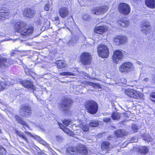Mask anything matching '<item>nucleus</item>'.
Instances as JSON below:
<instances>
[{
	"label": "nucleus",
	"instance_id": "50",
	"mask_svg": "<svg viewBox=\"0 0 155 155\" xmlns=\"http://www.w3.org/2000/svg\"><path fill=\"white\" fill-rule=\"evenodd\" d=\"M149 78H146L143 80V81L147 82L149 81Z\"/></svg>",
	"mask_w": 155,
	"mask_h": 155
},
{
	"label": "nucleus",
	"instance_id": "13",
	"mask_svg": "<svg viewBox=\"0 0 155 155\" xmlns=\"http://www.w3.org/2000/svg\"><path fill=\"white\" fill-rule=\"evenodd\" d=\"M108 9V7L107 6H102L97 8L92 11V13L96 15H99L101 13H103L106 12Z\"/></svg>",
	"mask_w": 155,
	"mask_h": 155
},
{
	"label": "nucleus",
	"instance_id": "51",
	"mask_svg": "<svg viewBox=\"0 0 155 155\" xmlns=\"http://www.w3.org/2000/svg\"><path fill=\"white\" fill-rule=\"evenodd\" d=\"M14 51H12L11 52V55L12 56H15V53Z\"/></svg>",
	"mask_w": 155,
	"mask_h": 155
},
{
	"label": "nucleus",
	"instance_id": "42",
	"mask_svg": "<svg viewBox=\"0 0 155 155\" xmlns=\"http://www.w3.org/2000/svg\"><path fill=\"white\" fill-rule=\"evenodd\" d=\"M144 140L146 141H147V142H151L152 141L153 139L152 138L149 136L148 135H146L145 136L144 138Z\"/></svg>",
	"mask_w": 155,
	"mask_h": 155
},
{
	"label": "nucleus",
	"instance_id": "28",
	"mask_svg": "<svg viewBox=\"0 0 155 155\" xmlns=\"http://www.w3.org/2000/svg\"><path fill=\"white\" fill-rule=\"evenodd\" d=\"M58 124L60 128L63 130L65 133L67 134H69L70 133V130L64 126L62 123L58 122Z\"/></svg>",
	"mask_w": 155,
	"mask_h": 155
},
{
	"label": "nucleus",
	"instance_id": "23",
	"mask_svg": "<svg viewBox=\"0 0 155 155\" xmlns=\"http://www.w3.org/2000/svg\"><path fill=\"white\" fill-rule=\"evenodd\" d=\"M67 151L72 155H78L77 147H68L67 149Z\"/></svg>",
	"mask_w": 155,
	"mask_h": 155
},
{
	"label": "nucleus",
	"instance_id": "37",
	"mask_svg": "<svg viewBox=\"0 0 155 155\" xmlns=\"http://www.w3.org/2000/svg\"><path fill=\"white\" fill-rule=\"evenodd\" d=\"M114 41L116 45H120L119 36H117L115 37L114 39Z\"/></svg>",
	"mask_w": 155,
	"mask_h": 155
},
{
	"label": "nucleus",
	"instance_id": "25",
	"mask_svg": "<svg viewBox=\"0 0 155 155\" xmlns=\"http://www.w3.org/2000/svg\"><path fill=\"white\" fill-rule=\"evenodd\" d=\"M106 30V28L103 26L96 27L95 29V32L97 34H102Z\"/></svg>",
	"mask_w": 155,
	"mask_h": 155
},
{
	"label": "nucleus",
	"instance_id": "5",
	"mask_svg": "<svg viewBox=\"0 0 155 155\" xmlns=\"http://www.w3.org/2000/svg\"><path fill=\"white\" fill-rule=\"evenodd\" d=\"M80 60L83 65H89L91 64L92 60L91 56L89 53L84 52L81 54Z\"/></svg>",
	"mask_w": 155,
	"mask_h": 155
},
{
	"label": "nucleus",
	"instance_id": "33",
	"mask_svg": "<svg viewBox=\"0 0 155 155\" xmlns=\"http://www.w3.org/2000/svg\"><path fill=\"white\" fill-rule=\"evenodd\" d=\"M81 127L83 130L85 132L88 131L89 130V127L88 124H83L81 125Z\"/></svg>",
	"mask_w": 155,
	"mask_h": 155
},
{
	"label": "nucleus",
	"instance_id": "1",
	"mask_svg": "<svg viewBox=\"0 0 155 155\" xmlns=\"http://www.w3.org/2000/svg\"><path fill=\"white\" fill-rule=\"evenodd\" d=\"M26 24L23 21L17 22L15 24L14 29L22 35H29L33 32V29L32 28H26Z\"/></svg>",
	"mask_w": 155,
	"mask_h": 155
},
{
	"label": "nucleus",
	"instance_id": "2",
	"mask_svg": "<svg viewBox=\"0 0 155 155\" xmlns=\"http://www.w3.org/2000/svg\"><path fill=\"white\" fill-rule=\"evenodd\" d=\"M85 107L87 111L91 114H95L98 110L97 104L94 101H87L86 102Z\"/></svg>",
	"mask_w": 155,
	"mask_h": 155
},
{
	"label": "nucleus",
	"instance_id": "24",
	"mask_svg": "<svg viewBox=\"0 0 155 155\" xmlns=\"http://www.w3.org/2000/svg\"><path fill=\"white\" fill-rule=\"evenodd\" d=\"M146 6L150 8H155V0H145Z\"/></svg>",
	"mask_w": 155,
	"mask_h": 155
},
{
	"label": "nucleus",
	"instance_id": "41",
	"mask_svg": "<svg viewBox=\"0 0 155 155\" xmlns=\"http://www.w3.org/2000/svg\"><path fill=\"white\" fill-rule=\"evenodd\" d=\"M132 129L133 133H134L138 132V127L135 124H133L132 126Z\"/></svg>",
	"mask_w": 155,
	"mask_h": 155
},
{
	"label": "nucleus",
	"instance_id": "9",
	"mask_svg": "<svg viewBox=\"0 0 155 155\" xmlns=\"http://www.w3.org/2000/svg\"><path fill=\"white\" fill-rule=\"evenodd\" d=\"M13 64V61L9 58L0 57V69L8 67Z\"/></svg>",
	"mask_w": 155,
	"mask_h": 155
},
{
	"label": "nucleus",
	"instance_id": "40",
	"mask_svg": "<svg viewBox=\"0 0 155 155\" xmlns=\"http://www.w3.org/2000/svg\"><path fill=\"white\" fill-rule=\"evenodd\" d=\"M33 92L37 98H38V96H39L40 95H41L43 94V92L41 90L37 91H33Z\"/></svg>",
	"mask_w": 155,
	"mask_h": 155
},
{
	"label": "nucleus",
	"instance_id": "18",
	"mask_svg": "<svg viewBox=\"0 0 155 155\" xmlns=\"http://www.w3.org/2000/svg\"><path fill=\"white\" fill-rule=\"evenodd\" d=\"M78 152L82 154L86 155L88 153L87 148L85 146L80 144L77 147Z\"/></svg>",
	"mask_w": 155,
	"mask_h": 155
},
{
	"label": "nucleus",
	"instance_id": "32",
	"mask_svg": "<svg viewBox=\"0 0 155 155\" xmlns=\"http://www.w3.org/2000/svg\"><path fill=\"white\" fill-rule=\"evenodd\" d=\"M120 45L124 44L127 41V37L121 35L119 36Z\"/></svg>",
	"mask_w": 155,
	"mask_h": 155
},
{
	"label": "nucleus",
	"instance_id": "35",
	"mask_svg": "<svg viewBox=\"0 0 155 155\" xmlns=\"http://www.w3.org/2000/svg\"><path fill=\"white\" fill-rule=\"evenodd\" d=\"M63 123L66 126H68L72 124V121L70 119H65L62 121Z\"/></svg>",
	"mask_w": 155,
	"mask_h": 155
},
{
	"label": "nucleus",
	"instance_id": "8",
	"mask_svg": "<svg viewBox=\"0 0 155 155\" xmlns=\"http://www.w3.org/2000/svg\"><path fill=\"white\" fill-rule=\"evenodd\" d=\"M118 9L120 13L126 15H128L130 12L129 5L126 3H120L119 5Z\"/></svg>",
	"mask_w": 155,
	"mask_h": 155
},
{
	"label": "nucleus",
	"instance_id": "20",
	"mask_svg": "<svg viewBox=\"0 0 155 155\" xmlns=\"http://www.w3.org/2000/svg\"><path fill=\"white\" fill-rule=\"evenodd\" d=\"M15 134L18 136L20 138L26 141L27 143H29V141L26 137V135L24 133L21 131H19L16 129L15 130Z\"/></svg>",
	"mask_w": 155,
	"mask_h": 155
},
{
	"label": "nucleus",
	"instance_id": "14",
	"mask_svg": "<svg viewBox=\"0 0 155 155\" xmlns=\"http://www.w3.org/2000/svg\"><path fill=\"white\" fill-rule=\"evenodd\" d=\"M81 36H82V35L80 32L75 35H74L70 41L68 42V45L70 46L74 45L79 38Z\"/></svg>",
	"mask_w": 155,
	"mask_h": 155
},
{
	"label": "nucleus",
	"instance_id": "15",
	"mask_svg": "<svg viewBox=\"0 0 155 155\" xmlns=\"http://www.w3.org/2000/svg\"><path fill=\"white\" fill-rule=\"evenodd\" d=\"M101 147L102 150H105L106 151H110L113 148L110 143L106 141L102 142Z\"/></svg>",
	"mask_w": 155,
	"mask_h": 155
},
{
	"label": "nucleus",
	"instance_id": "34",
	"mask_svg": "<svg viewBox=\"0 0 155 155\" xmlns=\"http://www.w3.org/2000/svg\"><path fill=\"white\" fill-rule=\"evenodd\" d=\"M99 122L96 120H92L89 123V126L92 127H96L98 125Z\"/></svg>",
	"mask_w": 155,
	"mask_h": 155
},
{
	"label": "nucleus",
	"instance_id": "26",
	"mask_svg": "<svg viewBox=\"0 0 155 155\" xmlns=\"http://www.w3.org/2000/svg\"><path fill=\"white\" fill-rule=\"evenodd\" d=\"M24 14L27 17H31L35 14V11L30 9H28L25 10Z\"/></svg>",
	"mask_w": 155,
	"mask_h": 155
},
{
	"label": "nucleus",
	"instance_id": "48",
	"mask_svg": "<svg viewBox=\"0 0 155 155\" xmlns=\"http://www.w3.org/2000/svg\"><path fill=\"white\" fill-rule=\"evenodd\" d=\"M110 120V118H104L103 119V120L104 121L108 123L109 122Z\"/></svg>",
	"mask_w": 155,
	"mask_h": 155
},
{
	"label": "nucleus",
	"instance_id": "55",
	"mask_svg": "<svg viewBox=\"0 0 155 155\" xmlns=\"http://www.w3.org/2000/svg\"><path fill=\"white\" fill-rule=\"evenodd\" d=\"M1 133V129H0V133Z\"/></svg>",
	"mask_w": 155,
	"mask_h": 155
},
{
	"label": "nucleus",
	"instance_id": "44",
	"mask_svg": "<svg viewBox=\"0 0 155 155\" xmlns=\"http://www.w3.org/2000/svg\"><path fill=\"white\" fill-rule=\"evenodd\" d=\"M51 8V5L49 3L46 4L45 7V10L46 11L49 10Z\"/></svg>",
	"mask_w": 155,
	"mask_h": 155
},
{
	"label": "nucleus",
	"instance_id": "11",
	"mask_svg": "<svg viewBox=\"0 0 155 155\" xmlns=\"http://www.w3.org/2000/svg\"><path fill=\"white\" fill-rule=\"evenodd\" d=\"M123 57V54L121 51L119 50L116 51L114 52L112 56L113 61L114 63L117 64Z\"/></svg>",
	"mask_w": 155,
	"mask_h": 155
},
{
	"label": "nucleus",
	"instance_id": "43",
	"mask_svg": "<svg viewBox=\"0 0 155 155\" xmlns=\"http://www.w3.org/2000/svg\"><path fill=\"white\" fill-rule=\"evenodd\" d=\"M6 154L5 150L4 148L0 147V155H5Z\"/></svg>",
	"mask_w": 155,
	"mask_h": 155
},
{
	"label": "nucleus",
	"instance_id": "52",
	"mask_svg": "<svg viewBox=\"0 0 155 155\" xmlns=\"http://www.w3.org/2000/svg\"><path fill=\"white\" fill-rule=\"evenodd\" d=\"M58 19H59V18L58 17L56 18H55L56 20H58Z\"/></svg>",
	"mask_w": 155,
	"mask_h": 155
},
{
	"label": "nucleus",
	"instance_id": "19",
	"mask_svg": "<svg viewBox=\"0 0 155 155\" xmlns=\"http://www.w3.org/2000/svg\"><path fill=\"white\" fill-rule=\"evenodd\" d=\"M15 117L16 121L21 124L23 127L24 128H25V127H26L29 128V127L26 121L24 120L21 117L18 115H15Z\"/></svg>",
	"mask_w": 155,
	"mask_h": 155
},
{
	"label": "nucleus",
	"instance_id": "53",
	"mask_svg": "<svg viewBox=\"0 0 155 155\" xmlns=\"http://www.w3.org/2000/svg\"><path fill=\"white\" fill-rule=\"evenodd\" d=\"M41 22H41L40 21V22H38V24H40H40H41Z\"/></svg>",
	"mask_w": 155,
	"mask_h": 155
},
{
	"label": "nucleus",
	"instance_id": "12",
	"mask_svg": "<svg viewBox=\"0 0 155 155\" xmlns=\"http://www.w3.org/2000/svg\"><path fill=\"white\" fill-rule=\"evenodd\" d=\"M152 28L149 22H145L143 23L141 26V31L142 32L147 35L151 31Z\"/></svg>",
	"mask_w": 155,
	"mask_h": 155
},
{
	"label": "nucleus",
	"instance_id": "17",
	"mask_svg": "<svg viewBox=\"0 0 155 155\" xmlns=\"http://www.w3.org/2000/svg\"><path fill=\"white\" fill-rule=\"evenodd\" d=\"M9 13L8 12V10L0 8V19L4 20L8 18L9 17Z\"/></svg>",
	"mask_w": 155,
	"mask_h": 155
},
{
	"label": "nucleus",
	"instance_id": "10",
	"mask_svg": "<svg viewBox=\"0 0 155 155\" xmlns=\"http://www.w3.org/2000/svg\"><path fill=\"white\" fill-rule=\"evenodd\" d=\"M72 102V100L71 99L64 97L62 100L60 105L64 111H67L68 110V108L71 105Z\"/></svg>",
	"mask_w": 155,
	"mask_h": 155
},
{
	"label": "nucleus",
	"instance_id": "36",
	"mask_svg": "<svg viewBox=\"0 0 155 155\" xmlns=\"http://www.w3.org/2000/svg\"><path fill=\"white\" fill-rule=\"evenodd\" d=\"M8 85L7 82H2L0 83V89L1 90H4L8 87Z\"/></svg>",
	"mask_w": 155,
	"mask_h": 155
},
{
	"label": "nucleus",
	"instance_id": "49",
	"mask_svg": "<svg viewBox=\"0 0 155 155\" xmlns=\"http://www.w3.org/2000/svg\"><path fill=\"white\" fill-rule=\"evenodd\" d=\"M25 133L27 135H30L31 137H32V135L31 134V133L29 132H28V131H25Z\"/></svg>",
	"mask_w": 155,
	"mask_h": 155
},
{
	"label": "nucleus",
	"instance_id": "27",
	"mask_svg": "<svg viewBox=\"0 0 155 155\" xmlns=\"http://www.w3.org/2000/svg\"><path fill=\"white\" fill-rule=\"evenodd\" d=\"M115 132L116 134V136L119 137H122L123 136L126 134V133L124 130H116Z\"/></svg>",
	"mask_w": 155,
	"mask_h": 155
},
{
	"label": "nucleus",
	"instance_id": "38",
	"mask_svg": "<svg viewBox=\"0 0 155 155\" xmlns=\"http://www.w3.org/2000/svg\"><path fill=\"white\" fill-rule=\"evenodd\" d=\"M85 84L86 85H89L95 87H97L98 85L95 83H93L89 81H87L86 82Z\"/></svg>",
	"mask_w": 155,
	"mask_h": 155
},
{
	"label": "nucleus",
	"instance_id": "4",
	"mask_svg": "<svg viewBox=\"0 0 155 155\" xmlns=\"http://www.w3.org/2000/svg\"><path fill=\"white\" fill-rule=\"evenodd\" d=\"M97 51L99 56L102 58H107L109 55L108 49L105 45H99L97 48Z\"/></svg>",
	"mask_w": 155,
	"mask_h": 155
},
{
	"label": "nucleus",
	"instance_id": "54",
	"mask_svg": "<svg viewBox=\"0 0 155 155\" xmlns=\"http://www.w3.org/2000/svg\"><path fill=\"white\" fill-rule=\"evenodd\" d=\"M110 137V136H109V137H108V138H107L108 139V140H110V139L109 138Z\"/></svg>",
	"mask_w": 155,
	"mask_h": 155
},
{
	"label": "nucleus",
	"instance_id": "30",
	"mask_svg": "<svg viewBox=\"0 0 155 155\" xmlns=\"http://www.w3.org/2000/svg\"><path fill=\"white\" fill-rule=\"evenodd\" d=\"M121 114L117 112L113 113L111 115L112 118L114 120H119L120 118Z\"/></svg>",
	"mask_w": 155,
	"mask_h": 155
},
{
	"label": "nucleus",
	"instance_id": "29",
	"mask_svg": "<svg viewBox=\"0 0 155 155\" xmlns=\"http://www.w3.org/2000/svg\"><path fill=\"white\" fill-rule=\"evenodd\" d=\"M149 150L148 148L145 146L140 147L139 149V152L141 153L146 154L148 153Z\"/></svg>",
	"mask_w": 155,
	"mask_h": 155
},
{
	"label": "nucleus",
	"instance_id": "39",
	"mask_svg": "<svg viewBox=\"0 0 155 155\" xmlns=\"http://www.w3.org/2000/svg\"><path fill=\"white\" fill-rule=\"evenodd\" d=\"M59 75H63V76H65V75H74V74L72 73L69 72H61L59 73Z\"/></svg>",
	"mask_w": 155,
	"mask_h": 155
},
{
	"label": "nucleus",
	"instance_id": "21",
	"mask_svg": "<svg viewBox=\"0 0 155 155\" xmlns=\"http://www.w3.org/2000/svg\"><path fill=\"white\" fill-rule=\"evenodd\" d=\"M21 84L25 87L34 89L35 87L30 81L25 80L21 81Z\"/></svg>",
	"mask_w": 155,
	"mask_h": 155
},
{
	"label": "nucleus",
	"instance_id": "3",
	"mask_svg": "<svg viewBox=\"0 0 155 155\" xmlns=\"http://www.w3.org/2000/svg\"><path fill=\"white\" fill-rule=\"evenodd\" d=\"M134 68V66L131 62H127L120 65L119 70L121 72L127 73L133 70Z\"/></svg>",
	"mask_w": 155,
	"mask_h": 155
},
{
	"label": "nucleus",
	"instance_id": "6",
	"mask_svg": "<svg viewBox=\"0 0 155 155\" xmlns=\"http://www.w3.org/2000/svg\"><path fill=\"white\" fill-rule=\"evenodd\" d=\"M31 108L28 104L22 105L19 111L20 114L23 117H28L31 116Z\"/></svg>",
	"mask_w": 155,
	"mask_h": 155
},
{
	"label": "nucleus",
	"instance_id": "7",
	"mask_svg": "<svg viewBox=\"0 0 155 155\" xmlns=\"http://www.w3.org/2000/svg\"><path fill=\"white\" fill-rule=\"evenodd\" d=\"M125 94L130 97L137 99H140L143 97V94L140 93L133 90L127 89L125 90Z\"/></svg>",
	"mask_w": 155,
	"mask_h": 155
},
{
	"label": "nucleus",
	"instance_id": "47",
	"mask_svg": "<svg viewBox=\"0 0 155 155\" xmlns=\"http://www.w3.org/2000/svg\"><path fill=\"white\" fill-rule=\"evenodd\" d=\"M56 140L58 141L61 140H62V138L61 136H57L56 137Z\"/></svg>",
	"mask_w": 155,
	"mask_h": 155
},
{
	"label": "nucleus",
	"instance_id": "31",
	"mask_svg": "<svg viewBox=\"0 0 155 155\" xmlns=\"http://www.w3.org/2000/svg\"><path fill=\"white\" fill-rule=\"evenodd\" d=\"M57 64L58 68L61 69L66 67V65L63 61L59 60L57 61Z\"/></svg>",
	"mask_w": 155,
	"mask_h": 155
},
{
	"label": "nucleus",
	"instance_id": "45",
	"mask_svg": "<svg viewBox=\"0 0 155 155\" xmlns=\"http://www.w3.org/2000/svg\"><path fill=\"white\" fill-rule=\"evenodd\" d=\"M151 100L155 103V93H151L150 94Z\"/></svg>",
	"mask_w": 155,
	"mask_h": 155
},
{
	"label": "nucleus",
	"instance_id": "46",
	"mask_svg": "<svg viewBox=\"0 0 155 155\" xmlns=\"http://www.w3.org/2000/svg\"><path fill=\"white\" fill-rule=\"evenodd\" d=\"M83 18L84 20H88L90 19V16L87 14L84 15L83 16Z\"/></svg>",
	"mask_w": 155,
	"mask_h": 155
},
{
	"label": "nucleus",
	"instance_id": "16",
	"mask_svg": "<svg viewBox=\"0 0 155 155\" xmlns=\"http://www.w3.org/2000/svg\"><path fill=\"white\" fill-rule=\"evenodd\" d=\"M60 16L62 18H65L69 14L68 9L66 7L61 8L59 11Z\"/></svg>",
	"mask_w": 155,
	"mask_h": 155
},
{
	"label": "nucleus",
	"instance_id": "22",
	"mask_svg": "<svg viewBox=\"0 0 155 155\" xmlns=\"http://www.w3.org/2000/svg\"><path fill=\"white\" fill-rule=\"evenodd\" d=\"M117 24L119 26L124 27L127 26L129 25L130 23L125 18H122L118 21Z\"/></svg>",
	"mask_w": 155,
	"mask_h": 155
}]
</instances>
